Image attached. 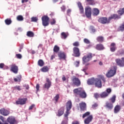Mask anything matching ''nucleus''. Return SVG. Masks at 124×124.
Instances as JSON below:
<instances>
[{"label": "nucleus", "instance_id": "obj_50", "mask_svg": "<svg viewBox=\"0 0 124 124\" xmlns=\"http://www.w3.org/2000/svg\"><path fill=\"white\" fill-rule=\"evenodd\" d=\"M94 97H95V98H99V97H101L100 96V94H98L97 93H95L94 94Z\"/></svg>", "mask_w": 124, "mask_h": 124}, {"label": "nucleus", "instance_id": "obj_7", "mask_svg": "<svg viewBox=\"0 0 124 124\" xmlns=\"http://www.w3.org/2000/svg\"><path fill=\"white\" fill-rule=\"evenodd\" d=\"M113 20H119V19H121V16L115 14L111 15L110 16H109L108 18V23L110 24V22L111 20H113Z\"/></svg>", "mask_w": 124, "mask_h": 124}, {"label": "nucleus", "instance_id": "obj_54", "mask_svg": "<svg viewBox=\"0 0 124 124\" xmlns=\"http://www.w3.org/2000/svg\"><path fill=\"white\" fill-rule=\"evenodd\" d=\"M40 88V86H39V84H37L36 86V92H38L39 91V88Z\"/></svg>", "mask_w": 124, "mask_h": 124}, {"label": "nucleus", "instance_id": "obj_3", "mask_svg": "<svg viewBox=\"0 0 124 124\" xmlns=\"http://www.w3.org/2000/svg\"><path fill=\"white\" fill-rule=\"evenodd\" d=\"M92 58L93 54L91 53H89L87 55L83 56L82 58L83 64H85V63L89 62L92 60Z\"/></svg>", "mask_w": 124, "mask_h": 124}, {"label": "nucleus", "instance_id": "obj_21", "mask_svg": "<svg viewBox=\"0 0 124 124\" xmlns=\"http://www.w3.org/2000/svg\"><path fill=\"white\" fill-rule=\"evenodd\" d=\"M93 115H90L89 116H88L87 118H86L84 120V124H90V123H91V122H92V121H93Z\"/></svg>", "mask_w": 124, "mask_h": 124}, {"label": "nucleus", "instance_id": "obj_53", "mask_svg": "<svg viewBox=\"0 0 124 124\" xmlns=\"http://www.w3.org/2000/svg\"><path fill=\"white\" fill-rule=\"evenodd\" d=\"M0 120H1V121H2V122H0L2 123V124H5V123H4V117H3L2 116H0Z\"/></svg>", "mask_w": 124, "mask_h": 124}, {"label": "nucleus", "instance_id": "obj_31", "mask_svg": "<svg viewBox=\"0 0 124 124\" xmlns=\"http://www.w3.org/2000/svg\"><path fill=\"white\" fill-rule=\"evenodd\" d=\"M108 94L106 92H103L100 94V96L101 98H105V97H107L108 96Z\"/></svg>", "mask_w": 124, "mask_h": 124}, {"label": "nucleus", "instance_id": "obj_26", "mask_svg": "<svg viewBox=\"0 0 124 124\" xmlns=\"http://www.w3.org/2000/svg\"><path fill=\"white\" fill-rule=\"evenodd\" d=\"M94 83H95V78H93L88 79L87 81L88 85H93Z\"/></svg>", "mask_w": 124, "mask_h": 124}, {"label": "nucleus", "instance_id": "obj_16", "mask_svg": "<svg viewBox=\"0 0 124 124\" xmlns=\"http://www.w3.org/2000/svg\"><path fill=\"white\" fill-rule=\"evenodd\" d=\"M84 91V89L81 88H78V89H75L74 90V93H75L76 96L79 95L82 93V92Z\"/></svg>", "mask_w": 124, "mask_h": 124}, {"label": "nucleus", "instance_id": "obj_41", "mask_svg": "<svg viewBox=\"0 0 124 124\" xmlns=\"http://www.w3.org/2000/svg\"><path fill=\"white\" fill-rule=\"evenodd\" d=\"M90 114H91V112L90 111H87L85 112L84 114L82 115V118L85 119L86 117H88V116H90Z\"/></svg>", "mask_w": 124, "mask_h": 124}, {"label": "nucleus", "instance_id": "obj_62", "mask_svg": "<svg viewBox=\"0 0 124 124\" xmlns=\"http://www.w3.org/2000/svg\"><path fill=\"white\" fill-rule=\"evenodd\" d=\"M62 81H63V82H64V81H66V78H65V76L64 75L62 76Z\"/></svg>", "mask_w": 124, "mask_h": 124}, {"label": "nucleus", "instance_id": "obj_56", "mask_svg": "<svg viewBox=\"0 0 124 124\" xmlns=\"http://www.w3.org/2000/svg\"><path fill=\"white\" fill-rule=\"evenodd\" d=\"M16 57L17 59H22V55L20 54H16Z\"/></svg>", "mask_w": 124, "mask_h": 124}, {"label": "nucleus", "instance_id": "obj_35", "mask_svg": "<svg viewBox=\"0 0 124 124\" xmlns=\"http://www.w3.org/2000/svg\"><path fill=\"white\" fill-rule=\"evenodd\" d=\"M44 62L43 61V60L40 59L38 61V65H39V66H41L42 67L44 65Z\"/></svg>", "mask_w": 124, "mask_h": 124}, {"label": "nucleus", "instance_id": "obj_33", "mask_svg": "<svg viewBox=\"0 0 124 124\" xmlns=\"http://www.w3.org/2000/svg\"><path fill=\"white\" fill-rule=\"evenodd\" d=\"M59 99H60V94H57L54 97L53 99V100L55 101V103H58V101H59Z\"/></svg>", "mask_w": 124, "mask_h": 124}, {"label": "nucleus", "instance_id": "obj_61", "mask_svg": "<svg viewBox=\"0 0 124 124\" xmlns=\"http://www.w3.org/2000/svg\"><path fill=\"white\" fill-rule=\"evenodd\" d=\"M4 67V63H0V68H3Z\"/></svg>", "mask_w": 124, "mask_h": 124}, {"label": "nucleus", "instance_id": "obj_8", "mask_svg": "<svg viewBox=\"0 0 124 124\" xmlns=\"http://www.w3.org/2000/svg\"><path fill=\"white\" fill-rule=\"evenodd\" d=\"M10 71H12V72H13V73H15V74H17V73H18L19 68L16 64H12L10 65Z\"/></svg>", "mask_w": 124, "mask_h": 124}, {"label": "nucleus", "instance_id": "obj_6", "mask_svg": "<svg viewBox=\"0 0 124 124\" xmlns=\"http://www.w3.org/2000/svg\"><path fill=\"white\" fill-rule=\"evenodd\" d=\"M73 56H74V57H76V58H79V57L81 56L80 49H79V48L77 47H73Z\"/></svg>", "mask_w": 124, "mask_h": 124}, {"label": "nucleus", "instance_id": "obj_46", "mask_svg": "<svg viewBox=\"0 0 124 124\" xmlns=\"http://www.w3.org/2000/svg\"><path fill=\"white\" fill-rule=\"evenodd\" d=\"M83 42H84V43H86V44H90L91 43V41H90V40H89V39L87 38L84 39Z\"/></svg>", "mask_w": 124, "mask_h": 124}, {"label": "nucleus", "instance_id": "obj_19", "mask_svg": "<svg viewBox=\"0 0 124 124\" xmlns=\"http://www.w3.org/2000/svg\"><path fill=\"white\" fill-rule=\"evenodd\" d=\"M95 86H96V87H97V88H101V87H102L101 80L98 78H95Z\"/></svg>", "mask_w": 124, "mask_h": 124}, {"label": "nucleus", "instance_id": "obj_25", "mask_svg": "<svg viewBox=\"0 0 124 124\" xmlns=\"http://www.w3.org/2000/svg\"><path fill=\"white\" fill-rule=\"evenodd\" d=\"M116 49H117V47H116V44H115V43H111L110 47L111 52H115Z\"/></svg>", "mask_w": 124, "mask_h": 124}, {"label": "nucleus", "instance_id": "obj_5", "mask_svg": "<svg viewBox=\"0 0 124 124\" xmlns=\"http://www.w3.org/2000/svg\"><path fill=\"white\" fill-rule=\"evenodd\" d=\"M46 83L44 85V89H46L47 91H49V89L51 88L52 86V81L50 80V78H46Z\"/></svg>", "mask_w": 124, "mask_h": 124}, {"label": "nucleus", "instance_id": "obj_40", "mask_svg": "<svg viewBox=\"0 0 124 124\" xmlns=\"http://www.w3.org/2000/svg\"><path fill=\"white\" fill-rule=\"evenodd\" d=\"M67 37V35H66V33L64 32H62L61 33V38L62 39H66V38Z\"/></svg>", "mask_w": 124, "mask_h": 124}, {"label": "nucleus", "instance_id": "obj_42", "mask_svg": "<svg viewBox=\"0 0 124 124\" xmlns=\"http://www.w3.org/2000/svg\"><path fill=\"white\" fill-rule=\"evenodd\" d=\"M87 2H88L89 4L90 5H93L94 4V0H85Z\"/></svg>", "mask_w": 124, "mask_h": 124}, {"label": "nucleus", "instance_id": "obj_32", "mask_svg": "<svg viewBox=\"0 0 124 124\" xmlns=\"http://www.w3.org/2000/svg\"><path fill=\"white\" fill-rule=\"evenodd\" d=\"M27 35L28 37H33L34 36V33L31 31H28L27 32Z\"/></svg>", "mask_w": 124, "mask_h": 124}, {"label": "nucleus", "instance_id": "obj_60", "mask_svg": "<svg viewBox=\"0 0 124 124\" xmlns=\"http://www.w3.org/2000/svg\"><path fill=\"white\" fill-rule=\"evenodd\" d=\"M35 105L34 104L31 105L30 107H29V110H32V109L34 108Z\"/></svg>", "mask_w": 124, "mask_h": 124}, {"label": "nucleus", "instance_id": "obj_4", "mask_svg": "<svg viewBox=\"0 0 124 124\" xmlns=\"http://www.w3.org/2000/svg\"><path fill=\"white\" fill-rule=\"evenodd\" d=\"M42 25L44 27L49 26V21L50 18L47 16H44L42 17Z\"/></svg>", "mask_w": 124, "mask_h": 124}, {"label": "nucleus", "instance_id": "obj_57", "mask_svg": "<svg viewBox=\"0 0 124 124\" xmlns=\"http://www.w3.org/2000/svg\"><path fill=\"white\" fill-rule=\"evenodd\" d=\"M98 105L96 103H95L94 104L92 105V108L93 109H94L96 107H97Z\"/></svg>", "mask_w": 124, "mask_h": 124}, {"label": "nucleus", "instance_id": "obj_34", "mask_svg": "<svg viewBox=\"0 0 124 124\" xmlns=\"http://www.w3.org/2000/svg\"><path fill=\"white\" fill-rule=\"evenodd\" d=\"M59 51H60V47L55 45L53 48V51L54 53H59Z\"/></svg>", "mask_w": 124, "mask_h": 124}, {"label": "nucleus", "instance_id": "obj_27", "mask_svg": "<svg viewBox=\"0 0 124 124\" xmlns=\"http://www.w3.org/2000/svg\"><path fill=\"white\" fill-rule=\"evenodd\" d=\"M121 111V106L119 105H116L114 109V112L115 114H117V113H119V112Z\"/></svg>", "mask_w": 124, "mask_h": 124}, {"label": "nucleus", "instance_id": "obj_30", "mask_svg": "<svg viewBox=\"0 0 124 124\" xmlns=\"http://www.w3.org/2000/svg\"><path fill=\"white\" fill-rule=\"evenodd\" d=\"M118 31H124V22L118 28Z\"/></svg>", "mask_w": 124, "mask_h": 124}, {"label": "nucleus", "instance_id": "obj_58", "mask_svg": "<svg viewBox=\"0 0 124 124\" xmlns=\"http://www.w3.org/2000/svg\"><path fill=\"white\" fill-rule=\"evenodd\" d=\"M79 64H80V62H79V61H77L75 62L76 66L77 67H78V66H79Z\"/></svg>", "mask_w": 124, "mask_h": 124}, {"label": "nucleus", "instance_id": "obj_44", "mask_svg": "<svg viewBox=\"0 0 124 124\" xmlns=\"http://www.w3.org/2000/svg\"><path fill=\"white\" fill-rule=\"evenodd\" d=\"M110 101H111V103H115V101H116V96H113L110 99Z\"/></svg>", "mask_w": 124, "mask_h": 124}, {"label": "nucleus", "instance_id": "obj_28", "mask_svg": "<svg viewBox=\"0 0 124 124\" xmlns=\"http://www.w3.org/2000/svg\"><path fill=\"white\" fill-rule=\"evenodd\" d=\"M99 14V10L97 8H94L93 9V16H97Z\"/></svg>", "mask_w": 124, "mask_h": 124}, {"label": "nucleus", "instance_id": "obj_24", "mask_svg": "<svg viewBox=\"0 0 124 124\" xmlns=\"http://www.w3.org/2000/svg\"><path fill=\"white\" fill-rule=\"evenodd\" d=\"M78 6L80 14H83L84 13V8L83 7V6H82V3L78 2Z\"/></svg>", "mask_w": 124, "mask_h": 124}, {"label": "nucleus", "instance_id": "obj_51", "mask_svg": "<svg viewBox=\"0 0 124 124\" xmlns=\"http://www.w3.org/2000/svg\"><path fill=\"white\" fill-rule=\"evenodd\" d=\"M56 24V20H55V19L53 18L52 19H51V21H50V25H55Z\"/></svg>", "mask_w": 124, "mask_h": 124}, {"label": "nucleus", "instance_id": "obj_22", "mask_svg": "<svg viewBox=\"0 0 124 124\" xmlns=\"http://www.w3.org/2000/svg\"><path fill=\"white\" fill-rule=\"evenodd\" d=\"M95 49L98 51H102V50H104V49H105V47H104L103 45L101 44H98L96 45Z\"/></svg>", "mask_w": 124, "mask_h": 124}, {"label": "nucleus", "instance_id": "obj_63", "mask_svg": "<svg viewBox=\"0 0 124 124\" xmlns=\"http://www.w3.org/2000/svg\"><path fill=\"white\" fill-rule=\"evenodd\" d=\"M101 78L103 82H104V83H105L106 82V80L105 79V78H104V77H101Z\"/></svg>", "mask_w": 124, "mask_h": 124}, {"label": "nucleus", "instance_id": "obj_9", "mask_svg": "<svg viewBox=\"0 0 124 124\" xmlns=\"http://www.w3.org/2000/svg\"><path fill=\"white\" fill-rule=\"evenodd\" d=\"M116 63L120 66V67H124V57H122L121 59H116L115 60Z\"/></svg>", "mask_w": 124, "mask_h": 124}, {"label": "nucleus", "instance_id": "obj_55", "mask_svg": "<svg viewBox=\"0 0 124 124\" xmlns=\"http://www.w3.org/2000/svg\"><path fill=\"white\" fill-rule=\"evenodd\" d=\"M90 29L93 32H95V29L93 26H91Z\"/></svg>", "mask_w": 124, "mask_h": 124}, {"label": "nucleus", "instance_id": "obj_38", "mask_svg": "<svg viewBox=\"0 0 124 124\" xmlns=\"http://www.w3.org/2000/svg\"><path fill=\"white\" fill-rule=\"evenodd\" d=\"M21 79H22V76L21 75H18L16 77V78H15L14 79L15 82H20L21 81Z\"/></svg>", "mask_w": 124, "mask_h": 124}, {"label": "nucleus", "instance_id": "obj_15", "mask_svg": "<svg viewBox=\"0 0 124 124\" xmlns=\"http://www.w3.org/2000/svg\"><path fill=\"white\" fill-rule=\"evenodd\" d=\"M85 15L87 18H91L92 16V9L90 7L85 8Z\"/></svg>", "mask_w": 124, "mask_h": 124}, {"label": "nucleus", "instance_id": "obj_45", "mask_svg": "<svg viewBox=\"0 0 124 124\" xmlns=\"http://www.w3.org/2000/svg\"><path fill=\"white\" fill-rule=\"evenodd\" d=\"M73 46H74L75 47H79V46H80V43L78 41L75 42L73 44Z\"/></svg>", "mask_w": 124, "mask_h": 124}, {"label": "nucleus", "instance_id": "obj_1", "mask_svg": "<svg viewBox=\"0 0 124 124\" xmlns=\"http://www.w3.org/2000/svg\"><path fill=\"white\" fill-rule=\"evenodd\" d=\"M117 66L111 67L106 74V77H107V78H111V77L115 76L116 73H117Z\"/></svg>", "mask_w": 124, "mask_h": 124}, {"label": "nucleus", "instance_id": "obj_17", "mask_svg": "<svg viewBox=\"0 0 124 124\" xmlns=\"http://www.w3.org/2000/svg\"><path fill=\"white\" fill-rule=\"evenodd\" d=\"M27 100V98H19L18 100L16 102V104H20V105H24V104H26Z\"/></svg>", "mask_w": 124, "mask_h": 124}, {"label": "nucleus", "instance_id": "obj_49", "mask_svg": "<svg viewBox=\"0 0 124 124\" xmlns=\"http://www.w3.org/2000/svg\"><path fill=\"white\" fill-rule=\"evenodd\" d=\"M31 22H37V20H38V19L36 17H31Z\"/></svg>", "mask_w": 124, "mask_h": 124}, {"label": "nucleus", "instance_id": "obj_18", "mask_svg": "<svg viewBox=\"0 0 124 124\" xmlns=\"http://www.w3.org/2000/svg\"><path fill=\"white\" fill-rule=\"evenodd\" d=\"M72 81L73 84H75V86H77V87H79V86L81 85V82L78 78L74 77L73 78Z\"/></svg>", "mask_w": 124, "mask_h": 124}, {"label": "nucleus", "instance_id": "obj_10", "mask_svg": "<svg viewBox=\"0 0 124 124\" xmlns=\"http://www.w3.org/2000/svg\"><path fill=\"white\" fill-rule=\"evenodd\" d=\"M98 22L103 25H105V24H109V22H108V18L106 17L99 18L98 20Z\"/></svg>", "mask_w": 124, "mask_h": 124}, {"label": "nucleus", "instance_id": "obj_47", "mask_svg": "<svg viewBox=\"0 0 124 124\" xmlns=\"http://www.w3.org/2000/svg\"><path fill=\"white\" fill-rule=\"evenodd\" d=\"M14 90H16L17 91H21L22 89L21 88V86H16L15 87H14Z\"/></svg>", "mask_w": 124, "mask_h": 124}, {"label": "nucleus", "instance_id": "obj_64", "mask_svg": "<svg viewBox=\"0 0 124 124\" xmlns=\"http://www.w3.org/2000/svg\"><path fill=\"white\" fill-rule=\"evenodd\" d=\"M72 124H79V122L78 121H74L72 122Z\"/></svg>", "mask_w": 124, "mask_h": 124}, {"label": "nucleus", "instance_id": "obj_43", "mask_svg": "<svg viewBox=\"0 0 124 124\" xmlns=\"http://www.w3.org/2000/svg\"><path fill=\"white\" fill-rule=\"evenodd\" d=\"M16 19L17 20V21H23L24 17H23V16L19 15L17 16Z\"/></svg>", "mask_w": 124, "mask_h": 124}, {"label": "nucleus", "instance_id": "obj_36", "mask_svg": "<svg viewBox=\"0 0 124 124\" xmlns=\"http://www.w3.org/2000/svg\"><path fill=\"white\" fill-rule=\"evenodd\" d=\"M97 41L98 42H103V41L104 40V38L103 36H98L96 38Z\"/></svg>", "mask_w": 124, "mask_h": 124}, {"label": "nucleus", "instance_id": "obj_39", "mask_svg": "<svg viewBox=\"0 0 124 124\" xmlns=\"http://www.w3.org/2000/svg\"><path fill=\"white\" fill-rule=\"evenodd\" d=\"M5 23L6 25H9L12 23V21L11 18H7L5 20Z\"/></svg>", "mask_w": 124, "mask_h": 124}, {"label": "nucleus", "instance_id": "obj_23", "mask_svg": "<svg viewBox=\"0 0 124 124\" xmlns=\"http://www.w3.org/2000/svg\"><path fill=\"white\" fill-rule=\"evenodd\" d=\"M63 113H64V108L62 107L58 110L57 115L58 117H61L63 115Z\"/></svg>", "mask_w": 124, "mask_h": 124}, {"label": "nucleus", "instance_id": "obj_52", "mask_svg": "<svg viewBox=\"0 0 124 124\" xmlns=\"http://www.w3.org/2000/svg\"><path fill=\"white\" fill-rule=\"evenodd\" d=\"M117 12L119 15H121V16H122V15H123L124 13L123 10H119L117 11Z\"/></svg>", "mask_w": 124, "mask_h": 124}, {"label": "nucleus", "instance_id": "obj_20", "mask_svg": "<svg viewBox=\"0 0 124 124\" xmlns=\"http://www.w3.org/2000/svg\"><path fill=\"white\" fill-rule=\"evenodd\" d=\"M105 107H106V108L107 109H108V110H112V108L114 107V106H113V104H112V103L110 102H107Z\"/></svg>", "mask_w": 124, "mask_h": 124}, {"label": "nucleus", "instance_id": "obj_48", "mask_svg": "<svg viewBox=\"0 0 124 124\" xmlns=\"http://www.w3.org/2000/svg\"><path fill=\"white\" fill-rule=\"evenodd\" d=\"M111 92L112 90H111L110 88H108L106 91V93H107L108 95H109V93H111Z\"/></svg>", "mask_w": 124, "mask_h": 124}, {"label": "nucleus", "instance_id": "obj_11", "mask_svg": "<svg viewBox=\"0 0 124 124\" xmlns=\"http://www.w3.org/2000/svg\"><path fill=\"white\" fill-rule=\"evenodd\" d=\"M0 114L5 116H8L10 114V111L4 108H2L0 109Z\"/></svg>", "mask_w": 124, "mask_h": 124}, {"label": "nucleus", "instance_id": "obj_13", "mask_svg": "<svg viewBox=\"0 0 124 124\" xmlns=\"http://www.w3.org/2000/svg\"><path fill=\"white\" fill-rule=\"evenodd\" d=\"M58 56L59 58V60H65L66 59V54L64 52L60 51L58 53Z\"/></svg>", "mask_w": 124, "mask_h": 124}, {"label": "nucleus", "instance_id": "obj_14", "mask_svg": "<svg viewBox=\"0 0 124 124\" xmlns=\"http://www.w3.org/2000/svg\"><path fill=\"white\" fill-rule=\"evenodd\" d=\"M79 108L81 111H87V104L84 102H81L79 104Z\"/></svg>", "mask_w": 124, "mask_h": 124}, {"label": "nucleus", "instance_id": "obj_37", "mask_svg": "<svg viewBox=\"0 0 124 124\" xmlns=\"http://www.w3.org/2000/svg\"><path fill=\"white\" fill-rule=\"evenodd\" d=\"M79 96L81 97V98H86V97H87V93H86L85 91H83Z\"/></svg>", "mask_w": 124, "mask_h": 124}, {"label": "nucleus", "instance_id": "obj_12", "mask_svg": "<svg viewBox=\"0 0 124 124\" xmlns=\"http://www.w3.org/2000/svg\"><path fill=\"white\" fill-rule=\"evenodd\" d=\"M16 119H15V117L13 116H9L7 119V122L10 124H16Z\"/></svg>", "mask_w": 124, "mask_h": 124}, {"label": "nucleus", "instance_id": "obj_29", "mask_svg": "<svg viewBox=\"0 0 124 124\" xmlns=\"http://www.w3.org/2000/svg\"><path fill=\"white\" fill-rule=\"evenodd\" d=\"M42 72H48L49 71V67L47 66H45L41 69Z\"/></svg>", "mask_w": 124, "mask_h": 124}, {"label": "nucleus", "instance_id": "obj_59", "mask_svg": "<svg viewBox=\"0 0 124 124\" xmlns=\"http://www.w3.org/2000/svg\"><path fill=\"white\" fill-rule=\"evenodd\" d=\"M61 9H62V11H63V12H64L65 11V6H62V7H61Z\"/></svg>", "mask_w": 124, "mask_h": 124}, {"label": "nucleus", "instance_id": "obj_2", "mask_svg": "<svg viewBox=\"0 0 124 124\" xmlns=\"http://www.w3.org/2000/svg\"><path fill=\"white\" fill-rule=\"evenodd\" d=\"M71 108H72V102L69 100L66 103V111L64 115V120H68V115H69V111H70Z\"/></svg>", "mask_w": 124, "mask_h": 124}]
</instances>
